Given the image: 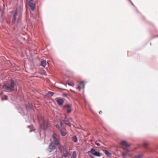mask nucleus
I'll return each instance as SVG.
<instances>
[{"instance_id":"f257e3e1","label":"nucleus","mask_w":158,"mask_h":158,"mask_svg":"<svg viewBox=\"0 0 158 158\" xmlns=\"http://www.w3.org/2000/svg\"><path fill=\"white\" fill-rule=\"evenodd\" d=\"M88 153L89 156L91 158L93 157V155L98 157H99L101 156V154L100 152L96 151L95 149L93 148L91 149L89 151H88Z\"/></svg>"},{"instance_id":"f03ea898","label":"nucleus","mask_w":158,"mask_h":158,"mask_svg":"<svg viewBox=\"0 0 158 158\" xmlns=\"http://www.w3.org/2000/svg\"><path fill=\"white\" fill-rule=\"evenodd\" d=\"M48 123L47 120H44L42 124L40 125L41 129L43 130L46 129L48 127Z\"/></svg>"},{"instance_id":"7ed1b4c3","label":"nucleus","mask_w":158,"mask_h":158,"mask_svg":"<svg viewBox=\"0 0 158 158\" xmlns=\"http://www.w3.org/2000/svg\"><path fill=\"white\" fill-rule=\"evenodd\" d=\"M56 146V145L54 144V142H51L48 146L49 149L50 150L49 152H50L54 150L55 149Z\"/></svg>"},{"instance_id":"20e7f679","label":"nucleus","mask_w":158,"mask_h":158,"mask_svg":"<svg viewBox=\"0 0 158 158\" xmlns=\"http://www.w3.org/2000/svg\"><path fill=\"white\" fill-rule=\"evenodd\" d=\"M52 137L53 139L52 142H54V144L56 145H59V142L57 138L56 135L55 134H53L52 135Z\"/></svg>"},{"instance_id":"39448f33","label":"nucleus","mask_w":158,"mask_h":158,"mask_svg":"<svg viewBox=\"0 0 158 158\" xmlns=\"http://www.w3.org/2000/svg\"><path fill=\"white\" fill-rule=\"evenodd\" d=\"M32 1H29L28 3V5L29 7L32 11H34L35 7V4L32 2Z\"/></svg>"},{"instance_id":"423d86ee","label":"nucleus","mask_w":158,"mask_h":158,"mask_svg":"<svg viewBox=\"0 0 158 158\" xmlns=\"http://www.w3.org/2000/svg\"><path fill=\"white\" fill-rule=\"evenodd\" d=\"M56 101H57L58 104L59 105H62L64 103L63 100L60 98H56Z\"/></svg>"},{"instance_id":"0eeeda50","label":"nucleus","mask_w":158,"mask_h":158,"mask_svg":"<svg viewBox=\"0 0 158 158\" xmlns=\"http://www.w3.org/2000/svg\"><path fill=\"white\" fill-rule=\"evenodd\" d=\"M84 86L85 84L84 82H80L79 84H78L77 88L79 90H80L81 89V87H82L83 89V90H84Z\"/></svg>"},{"instance_id":"6e6552de","label":"nucleus","mask_w":158,"mask_h":158,"mask_svg":"<svg viewBox=\"0 0 158 158\" xmlns=\"http://www.w3.org/2000/svg\"><path fill=\"white\" fill-rule=\"evenodd\" d=\"M64 122L65 124H66L69 126L70 127V124L69 122V119L66 116L64 118Z\"/></svg>"},{"instance_id":"1a4fd4ad","label":"nucleus","mask_w":158,"mask_h":158,"mask_svg":"<svg viewBox=\"0 0 158 158\" xmlns=\"http://www.w3.org/2000/svg\"><path fill=\"white\" fill-rule=\"evenodd\" d=\"M54 93L53 92L49 91L46 94V96L48 97H51L53 96Z\"/></svg>"},{"instance_id":"9d476101","label":"nucleus","mask_w":158,"mask_h":158,"mask_svg":"<svg viewBox=\"0 0 158 158\" xmlns=\"http://www.w3.org/2000/svg\"><path fill=\"white\" fill-rule=\"evenodd\" d=\"M121 144L123 146H124L127 147L130 146V145L127 144L126 141H122L121 142Z\"/></svg>"},{"instance_id":"9b49d317","label":"nucleus","mask_w":158,"mask_h":158,"mask_svg":"<svg viewBox=\"0 0 158 158\" xmlns=\"http://www.w3.org/2000/svg\"><path fill=\"white\" fill-rule=\"evenodd\" d=\"M5 89L8 91H11L14 89H13L11 88L10 86H6Z\"/></svg>"},{"instance_id":"f8f14e48","label":"nucleus","mask_w":158,"mask_h":158,"mask_svg":"<svg viewBox=\"0 0 158 158\" xmlns=\"http://www.w3.org/2000/svg\"><path fill=\"white\" fill-rule=\"evenodd\" d=\"M103 152L106 155L108 156H111V154L107 150H104Z\"/></svg>"},{"instance_id":"ddd939ff","label":"nucleus","mask_w":158,"mask_h":158,"mask_svg":"<svg viewBox=\"0 0 158 158\" xmlns=\"http://www.w3.org/2000/svg\"><path fill=\"white\" fill-rule=\"evenodd\" d=\"M46 65V61L45 60H43L41 62V65L44 67Z\"/></svg>"},{"instance_id":"4468645a","label":"nucleus","mask_w":158,"mask_h":158,"mask_svg":"<svg viewBox=\"0 0 158 158\" xmlns=\"http://www.w3.org/2000/svg\"><path fill=\"white\" fill-rule=\"evenodd\" d=\"M15 83L13 81H11V84L10 85V87L12 88V89H13V88L14 87V86L15 85Z\"/></svg>"},{"instance_id":"2eb2a0df","label":"nucleus","mask_w":158,"mask_h":158,"mask_svg":"<svg viewBox=\"0 0 158 158\" xmlns=\"http://www.w3.org/2000/svg\"><path fill=\"white\" fill-rule=\"evenodd\" d=\"M70 156V154L67 151H66V153H64V156L66 157L69 156Z\"/></svg>"},{"instance_id":"dca6fc26","label":"nucleus","mask_w":158,"mask_h":158,"mask_svg":"<svg viewBox=\"0 0 158 158\" xmlns=\"http://www.w3.org/2000/svg\"><path fill=\"white\" fill-rule=\"evenodd\" d=\"M77 153L75 151H74L73 153V155L71 156V158H76Z\"/></svg>"},{"instance_id":"f3484780","label":"nucleus","mask_w":158,"mask_h":158,"mask_svg":"<svg viewBox=\"0 0 158 158\" xmlns=\"http://www.w3.org/2000/svg\"><path fill=\"white\" fill-rule=\"evenodd\" d=\"M72 140L75 142H77V139L76 136H74L72 137Z\"/></svg>"},{"instance_id":"a211bd4d","label":"nucleus","mask_w":158,"mask_h":158,"mask_svg":"<svg viewBox=\"0 0 158 158\" xmlns=\"http://www.w3.org/2000/svg\"><path fill=\"white\" fill-rule=\"evenodd\" d=\"M143 155L142 154H140L139 155L135 156L134 158H143Z\"/></svg>"},{"instance_id":"6ab92c4d","label":"nucleus","mask_w":158,"mask_h":158,"mask_svg":"<svg viewBox=\"0 0 158 158\" xmlns=\"http://www.w3.org/2000/svg\"><path fill=\"white\" fill-rule=\"evenodd\" d=\"M60 133L62 136H64L65 135V133L61 129L60 130Z\"/></svg>"},{"instance_id":"aec40b11","label":"nucleus","mask_w":158,"mask_h":158,"mask_svg":"<svg viewBox=\"0 0 158 158\" xmlns=\"http://www.w3.org/2000/svg\"><path fill=\"white\" fill-rule=\"evenodd\" d=\"M18 15V11L17 10H16L14 13L13 16V17H16Z\"/></svg>"},{"instance_id":"412c9836","label":"nucleus","mask_w":158,"mask_h":158,"mask_svg":"<svg viewBox=\"0 0 158 158\" xmlns=\"http://www.w3.org/2000/svg\"><path fill=\"white\" fill-rule=\"evenodd\" d=\"M16 17H13L12 20V22L13 23H15L16 22Z\"/></svg>"},{"instance_id":"4be33fe9","label":"nucleus","mask_w":158,"mask_h":158,"mask_svg":"<svg viewBox=\"0 0 158 158\" xmlns=\"http://www.w3.org/2000/svg\"><path fill=\"white\" fill-rule=\"evenodd\" d=\"M65 107H67V109L71 108V106L68 104H66L64 106Z\"/></svg>"},{"instance_id":"5701e85b","label":"nucleus","mask_w":158,"mask_h":158,"mask_svg":"<svg viewBox=\"0 0 158 158\" xmlns=\"http://www.w3.org/2000/svg\"><path fill=\"white\" fill-rule=\"evenodd\" d=\"M32 107H33V106L32 105H27L26 106L27 108H28L29 109L31 108Z\"/></svg>"},{"instance_id":"b1692460","label":"nucleus","mask_w":158,"mask_h":158,"mask_svg":"<svg viewBox=\"0 0 158 158\" xmlns=\"http://www.w3.org/2000/svg\"><path fill=\"white\" fill-rule=\"evenodd\" d=\"M122 156L123 157H125V156H126L127 153L126 152H124L122 153Z\"/></svg>"},{"instance_id":"393cba45","label":"nucleus","mask_w":158,"mask_h":158,"mask_svg":"<svg viewBox=\"0 0 158 158\" xmlns=\"http://www.w3.org/2000/svg\"><path fill=\"white\" fill-rule=\"evenodd\" d=\"M71 108L67 109V112L68 113H70L71 111Z\"/></svg>"},{"instance_id":"a878e982","label":"nucleus","mask_w":158,"mask_h":158,"mask_svg":"<svg viewBox=\"0 0 158 158\" xmlns=\"http://www.w3.org/2000/svg\"><path fill=\"white\" fill-rule=\"evenodd\" d=\"M58 145V148L59 150H60L62 149V148L60 146V144Z\"/></svg>"},{"instance_id":"bb28decb","label":"nucleus","mask_w":158,"mask_h":158,"mask_svg":"<svg viewBox=\"0 0 158 158\" xmlns=\"http://www.w3.org/2000/svg\"><path fill=\"white\" fill-rule=\"evenodd\" d=\"M56 127L58 128L59 130H60V129H61V128L59 127V126L58 125H56Z\"/></svg>"},{"instance_id":"cd10ccee","label":"nucleus","mask_w":158,"mask_h":158,"mask_svg":"<svg viewBox=\"0 0 158 158\" xmlns=\"http://www.w3.org/2000/svg\"><path fill=\"white\" fill-rule=\"evenodd\" d=\"M68 84L69 85V86H73L74 85V84H71L70 83H68Z\"/></svg>"},{"instance_id":"c85d7f7f","label":"nucleus","mask_w":158,"mask_h":158,"mask_svg":"<svg viewBox=\"0 0 158 158\" xmlns=\"http://www.w3.org/2000/svg\"><path fill=\"white\" fill-rule=\"evenodd\" d=\"M143 145L144 147H146L148 146V144L147 143H145Z\"/></svg>"},{"instance_id":"c756f323","label":"nucleus","mask_w":158,"mask_h":158,"mask_svg":"<svg viewBox=\"0 0 158 158\" xmlns=\"http://www.w3.org/2000/svg\"><path fill=\"white\" fill-rule=\"evenodd\" d=\"M95 144L98 146H100V144L99 143H97V142H96L95 143Z\"/></svg>"},{"instance_id":"7c9ffc66","label":"nucleus","mask_w":158,"mask_h":158,"mask_svg":"<svg viewBox=\"0 0 158 158\" xmlns=\"http://www.w3.org/2000/svg\"><path fill=\"white\" fill-rule=\"evenodd\" d=\"M62 125H63L62 123V122H60V126L61 127H62Z\"/></svg>"},{"instance_id":"2f4dec72","label":"nucleus","mask_w":158,"mask_h":158,"mask_svg":"<svg viewBox=\"0 0 158 158\" xmlns=\"http://www.w3.org/2000/svg\"><path fill=\"white\" fill-rule=\"evenodd\" d=\"M60 151V152L61 153H62V150L61 149V150H59Z\"/></svg>"},{"instance_id":"473e14b6","label":"nucleus","mask_w":158,"mask_h":158,"mask_svg":"<svg viewBox=\"0 0 158 158\" xmlns=\"http://www.w3.org/2000/svg\"><path fill=\"white\" fill-rule=\"evenodd\" d=\"M33 130L34 131V130H30L29 131V132H32V131H33Z\"/></svg>"},{"instance_id":"72a5a7b5","label":"nucleus","mask_w":158,"mask_h":158,"mask_svg":"<svg viewBox=\"0 0 158 158\" xmlns=\"http://www.w3.org/2000/svg\"><path fill=\"white\" fill-rule=\"evenodd\" d=\"M102 113V111H100V112H99V113L100 114H101Z\"/></svg>"},{"instance_id":"f704fd0d","label":"nucleus","mask_w":158,"mask_h":158,"mask_svg":"<svg viewBox=\"0 0 158 158\" xmlns=\"http://www.w3.org/2000/svg\"><path fill=\"white\" fill-rule=\"evenodd\" d=\"M7 97L6 96V97H5V99L6 100H7Z\"/></svg>"},{"instance_id":"c9c22d12","label":"nucleus","mask_w":158,"mask_h":158,"mask_svg":"<svg viewBox=\"0 0 158 158\" xmlns=\"http://www.w3.org/2000/svg\"><path fill=\"white\" fill-rule=\"evenodd\" d=\"M131 4L132 5L134 6H135L134 5V4L132 2H131Z\"/></svg>"},{"instance_id":"e433bc0d","label":"nucleus","mask_w":158,"mask_h":158,"mask_svg":"<svg viewBox=\"0 0 158 158\" xmlns=\"http://www.w3.org/2000/svg\"><path fill=\"white\" fill-rule=\"evenodd\" d=\"M33 0H30V1H33Z\"/></svg>"},{"instance_id":"4c0bfd02","label":"nucleus","mask_w":158,"mask_h":158,"mask_svg":"<svg viewBox=\"0 0 158 158\" xmlns=\"http://www.w3.org/2000/svg\"><path fill=\"white\" fill-rule=\"evenodd\" d=\"M2 100H4V99H3V98H2Z\"/></svg>"},{"instance_id":"58836bf2","label":"nucleus","mask_w":158,"mask_h":158,"mask_svg":"<svg viewBox=\"0 0 158 158\" xmlns=\"http://www.w3.org/2000/svg\"><path fill=\"white\" fill-rule=\"evenodd\" d=\"M30 127V126H28V127Z\"/></svg>"},{"instance_id":"ea45409f","label":"nucleus","mask_w":158,"mask_h":158,"mask_svg":"<svg viewBox=\"0 0 158 158\" xmlns=\"http://www.w3.org/2000/svg\"><path fill=\"white\" fill-rule=\"evenodd\" d=\"M156 37H158V35H157Z\"/></svg>"},{"instance_id":"a19ab883","label":"nucleus","mask_w":158,"mask_h":158,"mask_svg":"<svg viewBox=\"0 0 158 158\" xmlns=\"http://www.w3.org/2000/svg\"><path fill=\"white\" fill-rule=\"evenodd\" d=\"M38 158H39V157H38Z\"/></svg>"}]
</instances>
